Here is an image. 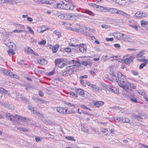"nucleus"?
I'll return each instance as SVG.
<instances>
[{
  "label": "nucleus",
  "mask_w": 148,
  "mask_h": 148,
  "mask_svg": "<svg viewBox=\"0 0 148 148\" xmlns=\"http://www.w3.org/2000/svg\"><path fill=\"white\" fill-rule=\"evenodd\" d=\"M25 50L28 54H33L36 56H38L39 55L35 52L34 51L29 47H26L25 48Z\"/></svg>",
  "instance_id": "nucleus-13"
},
{
  "label": "nucleus",
  "mask_w": 148,
  "mask_h": 148,
  "mask_svg": "<svg viewBox=\"0 0 148 148\" xmlns=\"http://www.w3.org/2000/svg\"><path fill=\"white\" fill-rule=\"evenodd\" d=\"M66 105L70 107H73L74 108H75V105L70 102H67L66 103Z\"/></svg>",
  "instance_id": "nucleus-41"
},
{
  "label": "nucleus",
  "mask_w": 148,
  "mask_h": 148,
  "mask_svg": "<svg viewBox=\"0 0 148 148\" xmlns=\"http://www.w3.org/2000/svg\"><path fill=\"white\" fill-rule=\"evenodd\" d=\"M69 94L71 95L74 96L76 97H78V96L75 93L73 92H69Z\"/></svg>",
  "instance_id": "nucleus-49"
},
{
  "label": "nucleus",
  "mask_w": 148,
  "mask_h": 148,
  "mask_svg": "<svg viewBox=\"0 0 148 148\" xmlns=\"http://www.w3.org/2000/svg\"><path fill=\"white\" fill-rule=\"evenodd\" d=\"M74 8V6L73 4L71 3H64L63 9L65 10H73Z\"/></svg>",
  "instance_id": "nucleus-9"
},
{
  "label": "nucleus",
  "mask_w": 148,
  "mask_h": 148,
  "mask_svg": "<svg viewBox=\"0 0 148 148\" xmlns=\"http://www.w3.org/2000/svg\"><path fill=\"white\" fill-rule=\"evenodd\" d=\"M36 100L38 102L40 101V103H44L45 102V101H44L43 100L41 99H39V98H37Z\"/></svg>",
  "instance_id": "nucleus-50"
},
{
  "label": "nucleus",
  "mask_w": 148,
  "mask_h": 148,
  "mask_svg": "<svg viewBox=\"0 0 148 148\" xmlns=\"http://www.w3.org/2000/svg\"><path fill=\"white\" fill-rule=\"evenodd\" d=\"M79 25H76L75 27L73 28L71 27V29L74 31L77 32H79L83 34L84 33V31L83 29L78 27Z\"/></svg>",
  "instance_id": "nucleus-17"
},
{
  "label": "nucleus",
  "mask_w": 148,
  "mask_h": 148,
  "mask_svg": "<svg viewBox=\"0 0 148 148\" xmlns=\"http://www.w3.org/2000/svg\"><path fill=\"white\" fill-rule=\"evenodd\" d=\"M56 109L58 112L63 114H70L75 113V110H69L68 108L60 106L56 107Z\"/></svg>",
  "instance_id": "nucleus-2"
},
{
  "label": "nucleus",
  "mask_w": 148,
  "mask_h": 148,
  "mask_svg": "<svg viewBox=\"0 0 148 148\" xmlns=\"http://www.w3.org/2000/svg\"><path fill=\"white\" fill-rule=\"evenodd\" d=\"M130 87L133 89H135L136 88V86L134 84L132 83L130 84Z\"/></svg>",
  "instance_id": "nucleus-59"
},
{
  "label": "nucleus",
  "mask_w": 148,
  "mask_h": 148,
  "mask_svg": "<svg viewBox=\"0 0 148 148\" xmlns=\"http://www.w3.org/2000/svg\"><path fill=\"white\" fill-rule=\"evenodd\" d=\"M40 2L42 3L51 4L54 3V0H40Z\"/></svg>",
  "instance_id": "nucleus-21"
},
{
  "label": "nucleus",
  "mask_w": 148,
  "mask_h": 148,
  "mask_svg": "<svg viewBox=\"0 0 148 148\" xmlns=\"http://www.w3.org/2000/svg\"><path fill=\"white\" fill-rule=\"evenodd\" d=\"M17 25L19 26V28L22 29H25V26L24 25H21V24H17Z\"/></svg>",
  "instance_id": "nucleus-62"
},
{
  "label": "nucleus",
  "mask_w": 148,
  "mask_h": 148,
  "mask_svg": "<svg viewBox=\"0 0 148 148\" xmlns=\"http://www.w3.org/2000/svg\"><path fill=\"white\" fill-rule=\"evenodd\" d=\"M59 47V45L58 44H56L54 46H52L51 48L53 53H56L58 50Z\"/></svg>",
  "instance_id": "nucleus-23"
},
{
  "label": "nucleus",
  "mask_w": 148,
  "mask_h": 148,
  "mask_svg": "<svg viewBox=\"0 0 148 148\" xmlns=\"http://www.w3.org/2000/svg\"><path fill=\"white\" fill-rule=\"evenodd\" d=\"M103 28H107L110 27V26L106 24H103L101 26Z\"/></svg>",
  "instance_id": "nucleus-58"
},
{
  "label": "nucleus",
  "mask_w": 148,
  "mask_h": 148,
  "mask_svg": "<svg viewBox=\"0 0 148 148\" xmlns=\"http://www.w3.org/2000/svg\"><path fill=\"white\" fill-rule=\"evenodd\" d=\"M75 92L80 95H84L85 94V91L81 88H78L75 90Z\"/></svg>",
  "instance_id": "nucleus-18"
},
{
  "label": "nucleus",
  "mask_w": 148,
  "mask_h": 148,
  "mask_svg": "<svg viewBox=\"0 0 148 148\" xmlns=\"http://www.w3.org/2000/svg\"><path fill=\"white\" fill-rule=\"evenodd\" d=\"M138 60L140 62H143L144 63H141L139 66V69H142L144 67L146 66L147 63H148V60L147 59H138Z\"/></svg>",
  "instance_id": "nucleus-10"
},
{
  "label": "nucleus",
  "mask_w": 148,
  "mask_h": 148,
  "mask_svg": "<svg viewBox=\"0 0 148 148\" xmlns=\"http://www.w3.org/2000/svg\"><path fill=\"white\" fill-rule=\"evenodd\" d=\"M116 9L113 8H109L108 12L112 14H116Z\"/></svg>",
  "instance_id": "nucleus-32"
},
{
  "label": "nucleus",
  "mask_w": 148,
  "mask_h": 148,
  "mask_svg": "<svg viewBox=\"0 0 148 148\" xmlns=\"http://www.w3.org/2000/svg\"><path fill=\"white\" fill-rule=\"evenodd\" d=\"M64 50L67 53H69L71 52V49L69 47L64 48Z\"/></svg>",
  "instance_id": "nucleus-43"
},
{
  "label": "nucleus",
  "mask_w": 148,
  "mask_h": 148,
  "mask_svg": "<svg viewBox=\"0 0 148 148\" xmlns=\"http://www.w3.org/2000/svg\"><path fill=\"white\" fill-rule=\"evenodd\" d=\"M72 66H69L66 68V70L64 71L62 74V75L64 77H66L69 75H70L73 73V71L72 68L71 67Z\"/></svg>",
  "instance_id": "nucleus-7"
},
{
  "label": "nucleus",
  "mask_w": 148,
  "mask_h": 148,
  "mask_svg": "<svg viewBox=\"0 0 148 148\" xmlns=\"http://www.w3.org/2000/svg\"><path fill=\"white\" fill-rule=\"evenodd\" d=\"M80 107L83 108L88 109L90 110H91L90 109V108H87L86 106L84 105H81L80 106Z\"/></svg>",
  "instance_id": "nucleus-54"
},
{
  "label": "nucleus",
  "mask_w": 148,
  "mask_h": 148,
  "mask_svg": "<svg viewBox=\"0 0 148 148\" xmlns=\"http://www.w3.org/2000/svg\"><path fill=\"white\" fill-rule=\"evenodd\" d=\"M117 75L119 80H117V77L114 73H112L111 74L110 80L114 82L118 83V85L120 87L127 91L128 90L129 86L128 84H126L127 79L125 76L119 71L117 72Z\"/></svg>",
  "instance_id": "nucleus-1"
},
{
  "label": "nucleus",
  "mask_w": 148,
  "mask_h": 148,
  "mask_svg": "<svg viewBox=\"0 0 148 148\" xmlns=\"http://www.w3.org/2000/svg\"><path fill=\"white\" fill-rule=\"evenodd\" d=\"M129 55H126L124 56V58L123 59V61L126 64H129L130 63H132L133 61V60L135 58V56H130L129 57H127Z\"/></svg>",
  "instance_id": "nucleus-5"
},
{
  "label": "nucleus",
  "mask_w": 148,
  "mask_h": 148,
  "mask_svg": "<svg viewBox=\"0 0 148 148\" xmlns=\"http://www.w3.org/2000/svg\"><path fill=\"white\" fill-rule=\"evenodd\" d=\"M115 47L117 48H119L120 47V45L119 44H115L114 45Z\"/></svg>",
  "instance_id": "nucleus-64"
},
{
  "label": "nucleus",
  "mask_w": 148,
  "mask_h": 148,
  "mask_svg": "<svg viewBox=\"0 0 148 148\" xmlns=\"http://www.w3.org/2000/svg\"><path fill=\"white\" fill-rule=\"evenodd\" d=\"M93 62L90 61L87 62L85 61H82L81 62L82 64L84 66H86L88 65L91 66Z\"/></svg>",
  "instance_id": "nucleus-24"
},
{
  "label": "nucleus",
  "mask_w": 148,
  "mask_h": 148,
  "mask_svg": "<svg viewBox=\"0 0 148 148\" xmlns=\"http://www.w3.org/2000/svg\"><path fill=\"white\" fill-rule=\"evenodd\" d=\"M103 6H99V5H97L96 8H97L98 9V11L101 12H102L103 9Z\"/></svg>",
  "instance_id": "nucleus-44"
},
{
  "label": "nucleus",
  "mask_w": 148,
  "mask_h": 148,
  "mask_svg": "<svg viewBox=\"0 0 148 148\" xmlns=\"http://www.w3.org/2000/svg\"><path fill=\"white\" fill-rule=\"evenodd\" d=\"M112 35L118 40H120L121 38L127 39L129 38L127 36L119 32H114Z\"/></svg>",
  "instance_id": "nucleus-3"
},
{
  "label": "nucleus",
  "mask_w": 148,
  "mask_h": 148,
  "mask_svg": "<svg viewBox=\"0 0 148 148\" xmlns=\"http://www.w3.org/2000/svg\"><path fill=\"white\" fill-rule=\"evenodd\" d=\"M72 61L74 66H76L77 67L79 66H80V63L78 61H76L74 60H73Z\"/></svg>",
  "instance_id": "nucleus-28"
},
{
  "label": "nucleus",
  "mask_w": 148,
  "mask_h": 148,
  "mask_svg": "<svg viewBox=\"0 0 148 148\" xmlns=\"http://www.w3.org/2000/svg\"><path fill=\"white\" fill-rule=\"evenodd\" d=\"M129 98L131 100L132 102H134L135 103H137L138 101L137 100V99L135 97H134L133 95H131L130 96Z\"/></svg>",
  "instance_id": "nucleus-30"
},
{
  "label": "nucleus",
  "mask_w": 148,
  "mask_h": 148,
  "mask_svg": "<svg viewBox=\"0 0 148 148\" xmlns=\"http://www.w3.org/2000/svg\"><path fill=\"white\" fill-rule=\"evenodd\" d=\"M147 15V13L142 11L137 12L135 14V16L136 17L139 18L146 17Z\"/></svg>",
  "instance_id": "nucleus-11"
},
{
  "label": "nucleus",
  "mask_w": 148,
  "mask_h": 148,
  "mask_svg": "<svg viewBox=\"0 0 148 148\" xmlns=\"http://www.w3.org/2000/svg\"><path fill=\"white\" fill-rule=\"evenodd\" d=\"M104 102L101 101H96L94 102V104L95 107H99L100 106L104 104Z\"/></svg>",
  "instance_id": "nucleus-20"
},
{
  "label": "nucleus",
  "mask_w": 148,
  "mask_h": 148,
  "mask_svg": "<svg viewBox=\"0 0 148 148\" xmlns=\"http://www.w3.org/2000/svg\"><path fill=\"white\" fill-rule=\"evenodd\" d=\"M8 91L6 89L2 87H0V93L2 94H6Z\"/></svg>",
  "instance_id": "nucleus-31"
},
{
  "label": "nucleus",
  "mask_w": 148,
  "mask_h": 148,
  "mask_svg": "<svg viewBox=\"0 0 148 148\" xmlns=\"http://www.w3.org/2000/svg\"><path fill=\"white\" fill-rule=\"evenodd\" d=\"M140 22L141 23V25L143 27L145 26L147 24V22L144 20H141Z\"/></svg>",
  "instance_id": "nucleus-37"
},
{
  "label": "nucleus",
  "mask_w": 148,
  "mask_h": 148,
  "mask_svg": "<svg viewBox=\"0 0 148 148\" xmlns=\"http://www.w3.org/2000/svg\"><path fill=\"white\" fill-rule=\"evenodd\" d=\"M17 129L23 132H27L29 130L28 129L26 128H21L19 127H17Z\"/></svg>",
  "instance_id": "nucleus-35"
},
{
  "label": "nucleus",
  "mask_w": 148,
  "mask_h": 148,
  "mask_svg": "<svg viewBox=\"0 0 148 148\" xmlns=\"http://www.w3.org/2000/svg\"><path fill=\"white\" fill-rule=\"evenodd\" d=\"M109 8H108L106 7H104L103 9V11L102 12H108Z\"/></svg>",
  "instance_id": "nucleus-48"
},
{
  "label": "nucleus",
  "mask_w": 148,
  "mask_h": 148,
  "mask_svg": "<svg viewBox=\"0 0 148 148\" xmlns=\"http://www.w3.org/2000/svg\"><path fill=\"white\" fill-rule=\"evenodd\" d=\"M63 61L64 59L63 58H57L55 60V62L56 65H58Z\"/></svg>",
  "instance_id": "nucleus-26"
},
{
  "label": "nucleus",
  "mask_w": 148,
  "mask_h": 148,
  "mask_svg": "<svg viewBox=\"0 0 148 148\" xmlns=\"http://www.w3.org/2000/svg\"><path fill=\"white\" fill-rule=\"evenodd\" d=\"M77 47L79 52L83 53H86V47L84 44H77Z\"/></svg>",
  "instance_id": "nucleus-4"
},
{
  "label": "nucleus",
  "mask_w": 148,
  "mask_h": 148,
  "mask_svg": "<svg viewBox=\"0 0 148 148\" xmlns=\"http://www.w3.org/2000/svg\"><path fill=\"white\" fill-rule=\"evenodd\" d=\"M88 77V76L87 75H85L83 76H82L79 77V79H83V78L86 79Z\"/></svg>",
  "instance_id": "nucleus-60"
},
{
  "label": "nucleus",
  "mask_w": 148,
  "mask_h": 148,
  "mask_svg": "<svg viewBox=\"0 0 148 148\" xmlns=\"http://www.w3.org/2000/svg\"><path fill=\"white\" fill-rule=\"evenodd\" d=\"M146 115L145 114L143 113L139 114L138 115L134 114L133 115V116L135 119L141 121L143 119L142 117H144L145 118V116Z\"/></svg>",
  "instance_id": "nucleus-12"
},
{
  "label": "nucleus",
  "mask_w": 148,
  "mask_h": 148,
  "mask_svg": "<svg viewBox=\"0 0 148 148\" xmlns=\"http://www.w3.org/2000/svg\"><path fill=\"white\" fill-rule=\"evenodd\" d=\"M109 90L111 91L112 92L116 93V94H119V92L118 90L116 89H114L111 88H110Z\"/></svg>",
  "instance_id": "nucleus-40"
},
{
  "label": "nucleus",
  "mask_w": 148,
  "mask_h": 148,
  "mask_svg": "<svg viewBox=\"0 0 148 148\" xmlns=\"http://www.w3.org/2000/svg\"><path fill=\"white\" fill-rule=\"evenodd\" d=\"M22 122H27L28 121H31V119L28 118H26L25 117H23L21 118V120Z\"/></svg>",
  "instance_id": "nucleus-39"
},
{
  "label": "nucleus",
  "mask_w": 148,
  "mask_h": 148,
  "mask_svg": "<svg viewBox=\"0 0 148 148\" xmlns=\"http://www.w3.org/2000/svg\"><path fill=\"white\" fill-rule=\"evenodd\" d=\"M102 90V89L101 88L99 87H97L96 86L95 87L92 89V91L95 92H99V90L101 91Z\"/></svg>",
  "instance_id": "nucleus-36"
},
{
  "label": "nucleus",
  "mask_w": 148,
  "mask_h": 148,
  "mask_svg": "<svg viewBox=\"0 0 148 148\" xmlns=\"http://www.w3.org/2000/svg\"><path fill=\"white\" fill-rule=\"evenodd\" d=\"M80 79V84H81L84 87H85L86 86V84H85V83L84 81L82 79Z\"/></svg>",
  "instance_id": "nucleus-45"
},
{
  "label": "nucleus",
  "mask_w": 148,
  "mask_h": 148,
  "mask_svg": "<svg viewBox=\"0 0 148 148\" xmlns=\"http://www.w3.org/2000/svg\"><path fill=\"white\" fill-rule=\"evenodd\" d=\"M65 138L68 140H70L71 141H73L74 142L76 141V140L74 138L71 136H67L65 137Z\"/></svg>",
  "instance_id": "nucleus-33"
},
{
  "label": "nucleus",
  "mask_w": 148,
  "mask_h": 148,
  "mask_svg": "<svg viewBox=\"0 0 148 148\" xmlns=\"http://www.w3.org/2000/svg\"><path fill=\"white\" fill-rule=\"evenodd\" d=\"M37 62L40 64L42 65H44L47 64V60L45 58H41L37 60Z\"/></svg>",
  "instance_id": "nucleus-19"
},
{
  "label": "nucleus",
  "mask_w": 148,
  "mask_h": 148,
  "mask_svg": "<svg viewBox=\"0 0 148 148\" xmlns=\"http://www.w3.org/2000/svg\"><path fill=\"white\" fill-rule=\"evenodd\" d=\"M123 12L119 10H116V14H120L121 15H122V14L123 13Z\"/></svg>",
  "instance_id": "nucleus-63"
},
{
  "label": "nucleus",
  "mask_w": 148,
  "mask_h": 148,
  "mask_svg": "<svg viewBox=\"0 0 148 148\" xmlns=\"http://www.w3.org/2000/svg\"><path fill=\"white\" fill-rule=\"evenodd\" d=\"M47 30L45 26L43 25L41 27L38 28L37 29V31L39 33H42Z\"/></svg>",
  "instance_id": "nucleus-22"
},
{
  "label": "nucleus",
  "mask_w": 148,
  "mask_h": 148,
  "mask_svg": "<svg viewBox=\"0 0 148 148\" xmlns=\"http://www.w3.org/2000/svg\"><path fill=\"white\" fill-rule=\"evenodd\" d=\"M89 5L95 8H96L97 6V5L95 4V3H88Z\"/></svg>",
  "instance_id": "nucleus-53"
},
{
  "label": "nucleus",
  "mask_w": 148,
  "mask_h": 148,
  "mask_svg": "<svg viewBox=\"0 0 148 148\" xmlns=\"http://www.w3.org/2000/svg\"><path fill=\"white\" fill-rule=\"evenodd\" d=\"M106 40L108 42L109 41H113L114 40V38H106Z\"/></svg>",
  "instance_id": "nucleus-57"
},
{
  "label": "nucleus",
  "mask_w": 148,
  "mask_h": 148,
  "mask_svg": "<svg viewBox=\"0 0 148 148\" xmlns=\"http://www.w3.org/2000/svg\"><path fill=\"white\" fill-rule=\"evenodd\" d=\"M138 93L140 95L142 96L143 97L145 96L146 94V93L145 92L141 91L138 92Z\"/></svg>",
  "instance_id": "nucleus-51"
},
{
  "label": "nucleus",
  "mask_w": 148,
  "mask_h": 148,
  "mask_svg": "<svg viewBox=\"0 0 148 148\" xmlns=\"http://www.w3.org/2000/svg\"><path fill=\"white\" fill-rule=\"evenodd\" d=\"M8 75H9L10 77H14V76H16L15 74H14L12 72H9Z\"/></svg>",
  "instance_id": "nucleus-56"
},
{
  "label": "nucleus",
  "mask_w": 148,
  "mask_h": 148,
  "mask_svg": "<svg viewBox=\"0 0 148 148\" xmlns=\"http://www.w3.org/2000/svg\"><path fill=\"white\" fill-rule=\"evenodd\" d=\"M55 72V69H53L52 71L47 73V75L51 76L53 75Z\"/></svg>",
  "instance_id": "nucleus-46"
},
{
  "label": "nucleus",
  "mask_w": 148,
  "mask_h": 148,
  "mask_svg": "<svg viewBox=\"0 0 148 148\" xmlns=\"http://www.w3.org/2000/svg\"><path fill=\"white\" fill-rule=\"evenodd\" d=\"M9 48L8 50V54L9 56L14 55L15 54V53L14 52V50L15 49V46L13 48L12 45L10 46L9 47Z\"/></svg>",
  "instance_id": "nucleus-14"
},
{
  "label": "nucleus",
  "mask_w": 148,
  "mask_h": 148,
  "mask_svg": "<svg viewBox=\"0 0 148 148\" xmlns=\"http://www.w3.org/2000/svg\"><path fill=\"white\" fill-rule=\"evenodd\" d=\"M23 32V30H22L15 29L13 31V32L14 33H21Z\"/></svg>",
  "instance_id": "nucleus-55"
},
{
  "label": "nucleus",
  "mask_w": 148,
  "mask_h": 148,
  "mask_svg": "<svg viewBox=\"0 0 148 148\" xmlns=\"http://www.w3.org/2000/svg\"><path fill=\"white\" fill-rule=\"evenodd\" d=\"M74 16V15L70 13H63L61 14L58 16V17L65 20L70 19L71 17Z\"/></svg>",
  "instance_id": "nucleus-6"
},
{
  "label": "nucleus",
  "mask_w": 148,
  "mask_h": 148,
  "mask_svg": "<svg viewBox=\"0 0 148 148\" xmlns=\"http://www.w3.org/2000/svg\"><path fill=\"white\" fill-rule=\"evenodd\" d=\"M46 43V41L45 40H43L41 41L38 42V44L40 45H45Z\"/></svg>",
  "instance_id": "nucleus-38"
},
{
  "label": "nucleus",
  "mask_w": 148,
  "mask_h": 148,
  "mask_svg": "<svg viewBox=\"0 0 148 148\" xmlns=\"http://www.w3.org/2000/svg\"><path fill=\"white\" fill-rule=\"evenodd\" d=\"M122 121L124 123H129L130 121V120L128 118H125L122 119Z\"/></svg>",
  "instance_id": "nucleus-42"
},
{
  "label": "nucleus",
  "mask_w": 148,
  "mask_h": 148,
  "mask_svg": "<svg viewBox=\"0 0 148 148\" xmlns=\"http://www.w3.org/2000/svg\"><path fill=\"white\" fill-rule=\"evenodd\" d=\"M53 33L57 36L58 38H59L62 36V35L60 32L58 30H56L53 31Z\"/></svg>",
  "instance_id": "nucleus-29"
},
{
  "label": "nucleus",
  "mask_w": 148,
  "mask_h": 148,
  "mask_svg": "<svg viewBox=\"0 0 148 148\" xmlns=\"http://www.w3.org/2000/svg\"><path fill=\"white\" fill-rule=\"evenodd\" d=\"M109 132V131L108 129L105 128H102L100 133L103 136H108Z\"/></svg>",
  "instance_id": "nucleus-15"
},
{
  "label": "nucleus",
  "mask_w": 148,
  "mask_h": 148,
  "mask_svg": "<svg viewBox=\"0 0 148 148\" xmlns=\"http://www.w3.org/2000/svg\"><path fill=\"white\" fill-rule=\"evenodd\" d=\"M116 3L121 5H127L130 4V0H115Z\"/></svg>",
  "instance_id": "nucleus-8"
},
{
  "label": "nucleus",
  "mask_w": 148,
  "mask_h": 148,
  "mask_svg": "<svg viewBox=\"0 0 148 148\" xmlns=\"http://www.w3.org/2000/svg\"><path fill=\"white\" fill-rule=\"evenodd\" d=\"M85 12L86 13L92 16H94V14L92 11H90L88 9H86L85 10Z\"/></svg>",
  "instance_id": "nucleus-34"
},
{
  "label": "nucleus",
  "mask_w": 148,
  "mask_h": 148,
  "mask_svg": "<svg viewBox=\"0 0 148 148\" xmlns=\"http://www.w3.org/2000/svg\"><path fill=\"white\" fill-rule=\"evenodd\" d=\"M6 116L7 119L11 121L13 120L15 118V117L14 115H12L8 113H7L6 114Z\"/></svg>",
  "instance_id": "nucleus-25"
},
{
  "label": "nucleus",
  "mask_w": 148,
  "mask_h": 148,
  "mask_svg": "<svg viewBox=\"0 0 148 148\" xmlns=\"http://www.w3.org/2000/svg\"><path fill=\"white\" fill-rule=\"evenodd\" d=\"M145 54V51L142 50L140 51L138 53H137L136 56V58H141L142 59H145V57L143 56Z\"/></svg>",
  "instance_id": "nucleus-16"
},
{
  "label": "nucleus",
  "mask_w": 148,
  "mask_h": 148,
  "mask_svg": "<svg viewBox=\"0 0 148 148\" xmlns=\"http://www.w3.org/2000/svg\"><path fill=\"white\" fill-rule=\"evenodd\" d=\"M18 63L19 65L21 66H23L25 64L24 61L23 60H21L20 62H18Z\"/></svg>",
  "instance_id": "nucleus-47"
},
{
  "label": "nucleus",
  "mask_w": 148,
  "mask_h": 148,
  "mask_svg": "<svg viewBox=\"0 0 148 148\" xmlns=\"http://www.w3.org/2000/svg\"><path fill=\"white\" fill-rule=\"evenodd\" d=\"M27 28L28 29V31L30 33L34 35V32L33 30H32L31 28L29 26L27 27Z\"/></svg>",
  "instance_id": "nucleus-52"
},
{
  "label": "nucleus",
  "mask_w": 148,
  "mask_h": 148,
  "mask_svg": "<svg viewBox=\"0 0 148 148\" xmlns=\"http://www.w3.org/2000/svg\"><path fill=\"white\" fill-rule=\"evenodd\" d=\"M122 15L128 18H129L130 16V15H129L128 14H127L124 12H123Z\"/></svg>",
  "instance_id": "nucleus-61"
},
{
  "label": "nucleus",
  "mask_w": 148,
  "mask_h": 148,
  "mask_svg": "<svg viewBox=\"0 0 148 148\" xmlns=\"http://www.w3.org/2000/svg\"><path fill=\"white\" fill-rule=\"evenodd\" d=\"M62 3H59L56 4L57 7L58 8L63 9L64 3V2L62 1Z\"/></svg>",
  "instance_id": "nucleus-27"
}]
</instances>
